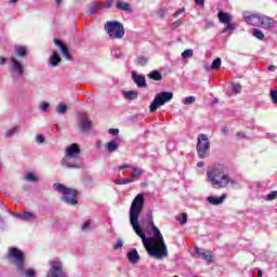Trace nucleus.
I'll use <instances>...</instances> for the list:
<instances>
[{"mask_svg":"<svg viewBox=\"0 0 277 277\" xmlns=\"http://www.w3.org/2000/svg\"><path fill=\"white\" fill-rule=\"evenodd\" d=\"M144 194L142 193L137 194L133 199L129 211L130 224L137 237H141L143 246L149 256L161 260L168 256V247L166 246V241H163V235H161L159 227L155 226L153 213H150L148 225L154 233V237L146 238V232H144L142 225H140V215H142V211H144Z\"/></svg>","mask_w":277,"mask_h":277,"instance_id":"nucleus-1","label":"nucleus"},{"mask_svg":"<svg viewBox=\"0 0 277 277\" xmlns=\"http://www.w3.org/2000/svg\"><path fill=\"white\" fill-rule=\"evenodd\" d=\"M207 176L214 189H224V187H228V185H237V181L226 174L222 166H214L208 169Z\"/></svg>","mask_w":277,"mask_h":277,"instance_id":"nucleus-2","label":"nucleus"},{"mask_svg":"<svg viewBox=\"0 0 277 277\" xmlns=\"http://www.w3.org/2000/svg\"><path fill=\"white\" fill-rule=\"evenodd\" d=\"M104 29L111 40H122L124 38V25L120 22H106Z\"/></svg>","mask_w":277,"mask_h":277,"instance_id":"nucleus-3","label":"nucleus"},{"mask_svg":"<svg viewBox=\"0 0 277 277\" xmlns=\"http://www.w3.org/2000/svg\"><path fill=\"white\" fill-rule=\"evenodd\" d=\"M174 98V93L172 92H160L156 94L154 101L149 105V110L151 114H155L159 107H162V105H166V103H170Z\"/></svg>","mask_w":277,"mask_h":277,"instance_id":"nucleus-4","label":"nucleus"},{"mask_svg":"<svg viewBox=\"0 0 277 277\" xmlns=\"http://www.w3.org/2000/svg\"><path fill=\"white\" fill-rule=\"evenodd\" d=\"M211 143L209 142V137H207V134H199L197 137V155L199 159H206V157H209Z\"/></svg>","mask_w":277,"mask_h":277,"instance_id":"nucleus-5","label":"nucleus"},{"mask_svg":"<svg viewBox=\"0 0 277 277\" xmlns=\"http://www.w3.org/2000/svg\"><path fill=\"white\" fill-rule=\"evenodd\" d=\"M9 259L16 266L17 272H23L25 267V253L17 248L9 249Z\"/></svg>","mask_w":277,"mask_h":277,"instance_id":"nucleus-6","label":"nucleus"},{"mask_svg":"<svg viewBox=\"0 0 277 277\" xmlns=\"http://www.w3.org/2000/svg\"><path fill=\"white\" fill-rule=\"evenodd\" d=\"M83 159L81 158V148L78 144L70 145V168H81Z\"/></svg>","mask_w":277,"mask_h":277,"instance_id":"nucleus-7","label":"nucleus"},{"mask_svg":"<svg viewBox=\"0 0 277 277\" xmlns=\"http://www.w3.org/2000/svg\"><path fill=\"white\" fill-rule=\"evenodd\" d=\"M47 277H66V273H64V265L60 260L50 261V269Z\"/></svg>","mask_w":277,"mask_h":277,"instance_id":"nucleus-8","label":"nucleus"},{"mask_svg":"<svg viewBox=\"0 0 277 277\" xmlns=\"http://www.w3.org/2000/svg\"><path fill=\"white\" fill-rule=\"evenodd\" d=\"M242 16L248 25H252L253 27H261V16L262 15L252 14L250 12H243Z\"/></svg>","mask_w":277,"mask_h":277,"instance_id":"nucleus-9","label":"nucleus"},{"mask_svg":"<svg viewBox=\"0 0 277 277\" xmlns=\"http://www.w3.org/2000/svg\"><path fill=\"white\" fill-rule=\"evenodd\" d=\"M10 62L11 70H13V72H16L17 77H22V75H24L25 72V66H23V63H21V61H18V58H16V56L14 55H11Z\"/></svg>","mask_w":277,"mask_h":277,"instance_id":"nucleus-10","label":"nucleus"},{"mask_svg":"<svg viewBox=\"0 0 277 277\" xmlns=\"http://www.w3.org/2000/svg\"><path fill=\"white\" fill-rule=\"evenodd\" d=\"M54 44L56 49H60L61 54L66 57V60H70V50L66 47V43L60 39H54Z\"/></svg>","mask_w":277,"mask_h":277,"instance_id":"nucleus-11","label":"nucleus"},{"mask_svg":"<svg viewBox=\"0 0 277 277\" xmlns=\"http://www.w3.org/2000/svg\"><path fill=\"white\" fill-rule=\"evenodd\" d=\"M276 26V21L269 16L262 15L260 18V27L263 29H273Z\"/></svg>","mask_w":277,"mask_h":277,"instance_id":"nucleus-12","label":"nucleus"},{"mask_svg":"<svg viewBox=\"0 0 277 277\" xmlns=\"http://www.w3.org/2000/svg\"><path fill=\"white\" fill-rule=\"evenodd\" d=\"M195 253H197L203 261H207V263H213V251H205V249L195 248Z\"/></svg>","mask_w":277,"mask_h":277,"instance_id":"nucleus-13","label":"nucleus"},{"mask_svg":"<svg viewBox=\"0 0 277 277\" xmlns=\"http://www.w3.org/2000/svg\"><path fill=\"white\" fill-rule=\"evenodd\" d=\"M132 79L137 88H146V78L144 76H140L137 72L132 71Z\"/></svg>","mask_w":277,"mask_h":277,"instance_id":"nucleus-14","label":"nucleus"},{"mask_svg":"<svg viewBox=\"0 0 277 277\" xmlns=\"http://www.w3.org/2000/svg\"><path fill=\"white\" fill-rule=\"evenodd\" d=\"M80 129L83 133H88L92 129V121L88 117L82 116L80 119Z\"/></svg>","mask_w":277,"mask_h":277,"instance_id":"nucleus-15","label":"nucleus"},{"mask_svg":"<svg viewBox=\"0 0 277 277\" xmlns=\"http://www.w3.org/2000/svg\"><path fill=\"white\" fill-rule=\"evenodd\" d=\"M128 260L132 263V265L140 262V253H137V249H132L130 252H128Z\"/></svg>","mask_w":277,"mask_h":277,"instance_id":"nucleus-16","label":"nucleus"},{"mask_svg":"<svg viewBox=\"0 0 277 277\" xmlns=\"http://www.w3.org/2000/svg\"><path fill=\"white\" fill-rule=\"evenodd\" d=\"M217 18L223 25H226L233 21V16H230V14L222 11L217 13Z\"/></svg>","mask_w":277,"mask_h":277,"instance_id":"nucleus-17","label":"nucleus"},{"mask_svg":"<svg viewBox=\"0 0 277 277\" xmlns=\"http://www.w3.org/2000/svg\"><path fill=\"white\" fill-rule=\"evenodd\" d=\"M207 200L210 202V205L217 207V205H222L224 200H226V195H222L221 197L209 196L207 197Z\"/></svg>","mask_w":277,"mask_h":277,"instance_id":"nucleus-18","label":"nucleus"},{"mask_svg":"<svg viewBox=\"0 0 277 277\" xmlns=\"http://www.w3.org/2000/svg\"><path fill=\"white\" fill-rule=\"evenodd\" d=\"M63 168H70V146L65 149V157L62 160Z\"/></svg>","mask_w":277,"mask_h":277,"instance_id":"nucleus-19","label":"nucleus"},{"mask_svg":"<svg viewBox=\"0 0 277 277\" xmlns=\"http://www.w3.org/2000/svg\"><path fill=\"white\" fill-rule=\"evenodd\" d=\"M53 188L64 196L70 195V188L66 187L64 184H54Z\"/></svg>","mask_w":277,"mask_h":277,"instance_id":"nucleus-20","label":"nucleus"},{"mask_svg":"<svg viewBox=\"0 0 277 277\" xmlns=\"http://www.w3.org/2000/svg\"><path fill=\"white\" fill-rule=\"evenodd\" d=\"M61 63H62V57L60 56V54H57V52H54L50 56V64H51V66H53V67L60 66Z\"/></svg>","mask_w":277,"mask_h":277,"instance_id":"nucleus-21","label":"nucleus"},{"mask_svg":"<svg viewBox=\"0 0 277 277\" xmlns=\"http://www.w3.org/2000/svg\"><path fill=\"white\" fill-rule=\"evenodd\" d=\"M36 217L34 212H24L19 215V220H23L24 222H31L32 220H36Z\"/></svg>","mask_w":277,"mask_h":277,"instance_id":"nucleus-22","label":"nucleus"},{"mask_svg":"<svg viewBox=\"0 0 277 277\" xmlns=\"http://www.w3.org/2000/svg\"><path fill=\"white\" fill-rule=\"evenodd\" d=\"M15 55L17 57H27V48L26 47H16Z\"/></svg>","mask_w":277,"mask_h":277,"instance_id":"nucleus-23","label":"nucleus"},{"mask_svg":"<svg viewBox=\"0 0 277 277\" xmlns=\"http://www.w3.org/2000/svg\"><path fill=\"white\" fill-rule=\"evenodd\" d=\"M117 10H122L123 12H131V6L127 2L118 1L116 3Z\"/></svg>","mask_w":277,"mask_h":277,"instance_id":"nucleus-24","label":"nucleus"},{"mask_svg":"<svg viewBox=\"0 0 277 277\" xmlns=\"http://www.w3.org/2000/svg\"><path fill=\"white\" fill-rule=\"evenodd\" d=\"M123 96L128 101H135L137 98V91H123Z\"/></svg>","mask_w":277,"mask_h":277,"instance_id":"nucleus-25","label":"nucleus"},{"mask_svg":"<svg viewBox=\"0 0 277 277\" xmlns=\"http://www.w3.org/2000/svg\"><path fill=\"white\" fill-rule=\"evenodd\" d=\"M118 141H110L109 143H107L106 148L108 153H116V150H118Z\"/></svg>","mask_w":277,"mask_h":277,"instance_id":"nucleus-26","label":"nucleus"},{"mask_svg":"<svg viewBox=\"0 0 277 277\" xmlns=\"http://www.w3.org/2000/svg\"><path fill=\"white\" fill-rule=\"evenodd\" d=\"M18 272L24 277H36V269L34 268H29L25 271V266H24L23 271H18Z\"/></svg>","mask_w":277,"mask_h":277,"instance_id":"nucleus-27","label":"nucleus"},{"mask_svg":"<svg viewBox=\"0 0 277 277\" xmlns=\"http://www.w3.org/2000/svg\"><path fill=\"white\" fill-rule=\"evenodd\" d=\"M149 79H153L154 81H161V79H163V77L161 76V72H159L158 70H154L148 74Z\"/></svg>","mask_w":277,"mask_h":277,"instance_id":"nucleus-28","label":"nucleus"},{"mask_svg":"<svg viewBox=\"0 0 277 277\" xmlns=\"http://www.w3.org/2000/svg\"><path fill=\"white\" fill-rule=\"evenodd\" d=\"M25 181L29 183H38V176L34 172H29L25 175Z\"/></svg>","mask_w":277,"mask_h":277,"instance_id":"nucleus-29","label":"nucleus"},{"mask_svg":"<svg viewBox=\"0 0 277 277\" xmlns=\"http://www.w3.org/2000/svg\"><path fill=\"white\" fill-rule=\"evenodd\" d=\"M115 183H116V185H129V183H134V179L133 177L119 179Z\"/></svg>","mask_w":277,"mask_h":277,"instance_id":"nucleus-30","label":"nucleus"},{"mask_svg":"<svg viewBox=\"0 0 277 277\" xmlns=\"http://www.w3.org/2000/svg\"><path fill=\"white\" fill-rule=\"evenodd\" d=\"M222 66V58L216 57L211 65V70H219V68Z\"/></svg>","mask_w":277,"mask_h":277,"instance_id":"nucleus-31","label":"nucleus"},{"mask_svg":"<svg viewBox=\"0 0 277 277\" xmlns=\"http://www.w3.org/2000/svg\"><path fill=\"white\" fill-rule=\"evenodd\" d=\"M131 170H133V174L130 176V179H140L142 176V170L137 169L136 167H131Z\"/></svg>","mask_w":277,"mask_h":277,"instance_id":"nucleus-32","label":"nucleus"},{"mask_svg":"<svg viewBox=\"0 0 277 277\" xmlns=\"http://www.w3.org/2000/svg\"><path fill=\"white\" fill-rule=\"evenodd\" d=\"M77 196L79 193L76 189H70V205H77Z\"/></svg>","mask_w":277,"mask_h":277,"instance_id":"nucleus-33","label":"nucleus"},{"mask_svg":"<svg viewBox=\"0 0 277 277\" xmlns=\"http://www.w3.org/2000/svg\"><path fill=\"white\" fill-rule=\"evenodd\" d=\"M183 60H189V57H194V50L187 49L184 52H182Z\"/></svg>","mask_w":277,"mask_h":277,"instance_id":"nucleus-34","label":"nucleus"},{"mask_svg":"<svg viewBox=\"0 0 277 277\" xmlns=\"http://www.w3.org/2000/svg\"><path fill=\"white\" fill-rule=\"evenodd\" d=\"M57 114H66L68 111V106L66 104H58L56 107Z\"/></svg>","mask_w":277,"mask_h":277,"instance_id":"nucleus-35","label":"nucleus"},{"mask_svg":"<svg viewBox=\"0 0 277 277\" xmlns=\"http://www.w3.org/2000/svg\"><path fill=\"white\" fill-rule=\"evenodd\" d=\"M176 221L180 222V224H187V213H181L176 216Z\"/></svg>","mask_w":277,"mask_h":277,"instance_id":"nucleus-36","label":"nucleus"},{"mask_svg":"<svg viewBox=\"0 0 277 277\" xmlns=\"http://www.w3.org/2000/svg\"><path fill=\"white\" fill-rule=\"evenodd\" d=\"M253 36L258 40H263V38H265V35L263 34V31L259 30L258 28L253 29Z\"/></svg>","mask_w":277,"mask_h":277,"instance_id":"nucleus-37","label":"nucleus"},{"mask_svg":"<svg viewBox=\"0 0 277 277\" xmlns=\"http://www.w3.org/2000/svg\"><path fill=\"white\" fill-rule=\"evenodd\" d=\"M232 92L235 93V94H240L241 93V84L233 83L232 84Z\"/></svg>","mask_w":277,"mask_h":277,"instance_id":"nucleus-38","label":"nucleus"},{"mask_svg":"<svg viewBox=\"0 0 277 277\" xmlns=\"http://www.w3.org/2000/svg\"><path fill=\"white\" fill-rule=\"evenodd\" d=\"M196 103V96H188L184 98V105H194Z\"/></svg>","mask_w":277,"mask_h":277,"instance_id":"nucleus-39","label":"nucleus"},{"mask_svg":"<svg viewBox=\"0 0 277 277\" xmlns=\"http://www.w3.org/2000/svg\"><path fill=\"white\" fill-rule=\"evenodd\" d=\"M137 64L138 66H146V64H148V58L144 56H138Z\"/></svg>","mask_w":277,"mask_h":277,"instance_id":"nucleus-40","label":"nucleus"},{"mask_svg":"<svg viewBox=\"0 0 277 277\" xmlns=\"http://www.w3.org/2000/svg\"><path fill=\"white\" fill-rule=\"evenodd\" d=\"M91 226H92V221H91V220H88V221H85V222L82 224L81 228H82V230H90Z\"/></svg>","mask_w":277,"mask_h":277,"instance_id":"nucleus-41","label":"nucleus"},{"mask_svg":"<svg viewBox=\"0 0 277 277\" xmlns=\"http://www.w3.org/2000/svg\"><path fill=\"white\" fill-rule=\"evenodd\" d=\"M103 5L101 4H94L93 6L90 8L89 12L90 14H94V12H96V10H103Z\"/></svg>","mask_w":277,"mask_h":277,"instance_id":"nucleus-42","label":"nucleus"},{"mask_svg":"<svg viewBox=\"0 0 277 277\" xmlns=\"http://www.w3.org/2000/svg\"><path fill=\"white\" fill-rule=\"evenodd\" d=\"M18 132V128H13L6 131L5 133V137H12V135H14V133Z\"/></svg>","mask_w":277,"mask_h":277,"instance_id":"nucleus-43","label":"nucleus"},{"mask_svg":"<svg viewBox=\"0 0 277 277\" xmlns=\"http://www.w3.org/2000/svg\"><path fill=\"white\" fill-rule=\"evenodd\" d=\"M122 246H124V242L122 241V239H118L117 242L114 245V250H120Z\"/></svg>","mask_w":277,"mask_h":277,"instance_id":"nucleus-44","label":"nucleus"},{"mask_svg":"<svg viewBox=\"0 0 277 277\" xmlns=\"http://www.w3.org/2000/svg\"><path fill=\"white\" fill-rule=\"evenodd\" d=\"M276 197H277V190H274L267 195L266 200H276Z\"/></svg>","mask_w":277,"mask_h":277,"instance_id":"nucleus-45","label":"nucleus"},{"mask_svg":"<svg viewBox=\"0 0 277 277\" xmlns=\"http://www.w3.org/2000/svg\"><path fill=\"white\" fill-rule=\"evenodd\" d=\"M227 26L223 29V34H227V31H233L235 29V26L230 23L226 24Z\"/></svg>","mask_w":277,"mask_h":277,"instance_id":"nucleus-46","label":"nucleus"},{"mask_svg":"<svg viewBox=\"0 0 277 277\" xmlns=\"http://www.w3.org/2000/svg\"><path fill=\"white\" fill-rule=\"evenodd\" d=\"M36 140H37V142H38V144H44V135H42V134H38L37 136H36Z\"/></svg>","mask_w":277,"mask_h":277,"instance_id":"nucleus-47","label":"nucleus"},{"mask_svg":"<svg viewBox=\"0 0 277 277\" xmlns=\"http://www.w3.org/2000/svg\"><path fill=\"white\" fill-rule=\"evenodd\" d=\"M109 133H110V135H118L120 133V130H118V129H110Z\"/></svg>","mask_w":277,"mask_h":277,"instance_id":"nucleus-48","label":"nucleus"},{"mask_svg":"<svg viewBox=\"0 0 277 277\" xmlns=\"http://www.w3.org/2000/svg\"><path fill=\"white\" fill-rule=\"evenodd\" d=\"M181 23H182L181 19H177L176 22H174L172 24L173 29H176V27H180Z\"/></svg>","mask_w":277,"mask_h":277,"instance_id":"nucleus-49","label":"nucleus"},{"mask_svg":"<svg viewBox=\"0 0 277 277\" xmlns=\"http://www.w3.org/2000/svg\"><path fill=\"white\" fill-rule=\"evenodd\" d=\"M41 109H42L43 111H47V109H49V103H43V104L41 105Z\"/></svg>","mask_w":277,"mask_h":277,"instance_id":"nucleus-50","label":"nucleus"},{"mask_svg":"<svg viewBox=\"0 0 277 277\" xmlns=\"http://www.w3.org/2000/svg\"><path fill=\"white\" fill-rule=\"evenodd\" d=\"M127 168H133L131 164H122L119 167V170H127Z\"/></svg>","mask_w":277,"mask_h":277,"instance_id":"nucleus-51","label":"nucleus"},{"mask_svg":"<svg viewBox=\"0 0 277 277\" xmlns=\"http://www.w3.org/2000/svg\"><path fill=\"white\" fill-rule=\"evenodd\" d=\"M8 60L5 57H0V66H3V64H6Z\"/></svg>","mask_w":277,"mask_h":277,"instance_id":"nucleus-52","label":"nucleus"},{"mask_svg":"<svg viewBox=\"0 0 277 277\" xmlns=\"http://www.w3.org/2000/svg\"><path fill=\"white\" fill-rule=\"evenodd\" d=\"M195 3H196L197 5L203 6V5H205V0H195Z\"/></svg>","mask_w":277,"mask_h":277,"instance_id":"nucleus-53","label":"nucleus"},{"mask_svg":"<svg viewBox=\"0 0 277 277\" xmlns=\"http://www.w3.org/2000/svg\"><path fill=\"white\" fill-rule=\"evenodd\" d=\"M268 70L269 72H274V70H276V66L274 65L268 66Z\"/></svg>","mask_w":277,"mask_h":277,"instance_id":"nucleus-54","label":"nucleus"},{"mask_svg":"<svg viewBox=\"0 0 277 277\" xmlns=\"http://www.w3.org/2000/svg\"><path fill=\"white\" fill-rule=\"evenodd\" d=\"M63 201L67 203L70 202V197L68 196L63 197Z\"/></svg>","mask_w":277,"mask_h":277,"instance_id":"nucleus-55","label":"nucleus"},{"mask_svg":"<svg viewBox=\"0 0 277 277\" xmlns=\"http://www.w3.org/2000/svg\"><path fill=\"white\" fill-rule=\"evenodd\" d=\"M103 8H111V1H107L106 4L103 5Z\"/></svg>","mask_w":277,"mask_h":277,"instance_id":"nucleus-56","label":"nucleus"},{"mask_svg":"<svg viewBox=\"0 0 277 277\" xmlns=\"http://www.w3.org/2000/svg\"><path fill=\"white\" fill-rule=\"evenodd\" d=\"M179 14H183V10L176 11V12L173 14V16L176 17V16H179Z\"/></svg>","mask_w":277,"mask_h":277,"instance_id":"nucleus-57","label":"nucleus"},{"mask_svg":"<svg viewBox=\"0 0 277 277\" xmlns=\"http://www.w3.org/2000/svg\"><path fill=\"white\" fill-rule=\"evenodd\" d=\"M197 167L198 168H205V163L202 161H200V162L197 163Z\"/></svg>","mask_w":277,"mask_h":277,"instance_id":"nucleus-58","label":"nucleus"},{"mask_svg":"<svg viewBox=\"0 0 277 277\" xmlns=\"http://www.w3.org/2000/svg\"><path fill=\"white\" fill-rule=\"evenodd\" d=\"M237 136H238V137H246V134H243L242 132H238V133H237Z\"/></svg>","mask_w":277,"mask_h":277,"instance_id":"nucleus-59","label":"nucleus"},{"mask_svg":"<svg viewBox=\"0 0 277 277\" xmlns=\"http://www.w3.org/2000/svg\"><path fill=\"white\" fill-rule=\"evenodd\" d=\"M258 277H263V271L261 269L258 271Z\"/></svg>","mask_w":277,"mask_h":277,"instance_id":"nucleus-60","label":"nucleus"},{"mask_svg":"<svg viewBox=\"0 0 277 277\" xmlns=\"http://www.w3.org/2000/svg\"><path fill=\"white\" fill-rule=\"evenodd\" d=\"M222 133H225V134L228 133V129H227L226 127L223 128V129H222Z\"/></svg>","mask_w":277,"mask_h":277,"instance_id":"nucleus-61","label":"nucleus"},{"mask_svg":"<svg viewBox=\"0 0 277 277\" xmlns=\"http://www.w3.org/2000/svg\"><path fill=\"white\" fill-rule=\"evenodd\" d=\"M9 3H18V0H9Z\"/></svg>","mask_w":277,"mask_h":277,"instance_id":"nucleus-62","label":"nucleus"},{"mask_svg":"<svg viewBox=\"0 0 277 277\" xmlns=\"http://www.w3.org/2000/svg\"><path fill=\"white\" fill-rule=\"evenodd\" d=\"M15 215H16V217H21V215H23V213H16Z\"/></svg>","mask_w":277,"mask_h":277,"instance_id":"nucleus-63","label":"nucleus"},{"mask_svg":"<svg viewBox=\"0 0 277 277\" xmlns=\"http://www.w3.org/2000/svg\"><path fill=\"white\" fill-rule=\"evenodd\" d=\"M57 5H60V3H62V0H55Z\"/></svg>","mask_w":277,"mask_h":277,"instance_id":"nucleus-64","label":"nucleus"}]
</instances>
